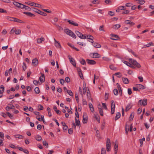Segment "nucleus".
I'll use <instances>...</instances> for the list:
<instances>
[{
  "mask_svg": "<svg viewBox=\"0 0 154 154\" xmlns=\"http://www.w3.org/2000/svg\"><path fill=\"white\" fill-rule=\"evenodd\" d=\"M64 32L65 33H66L68 35H69V36L72 37L73 38H76V36L75 34L71 30L67 29H64Z\"/></svg>",
  "mask_w": 154,
  "mask_h": 154,
  "instance_id": "nucleus-1",
  "label": "nucleus"
},
{
  "mask_svg": "<svg viewBox=\"0 0 154 154\" xmlns=\"http://www.w3.org/2000/svg\"><path fill=\"white\" fill-rule=\"evenodd\" d=\"M147 104V99H144L143 100H139L138 102V105H143L144 106H146Z\"/></svg>",
  "mask_w": 154,
  "mask_h": 154,
  "instance_id": "nucleus-2",
  "label": "nucleus"
},
{
  "mask_svg": "<svg viewBox=\"0 0 154 154\" xmlns=\"http://www.w3.org/2000/svg\"><path fill=\"white\" fill-rule=\"evenodd\" d=\"M111 143L109 138H107L106 142V149L107 151L109 152L110 150Z\"/></svg>",
  "mask_w": 154,
  "mask_h": 154,
  "instance_id": "nucleus-3",
  "label": "nucleus"
},
{
  "mask_svg": "<svg viewBox=\"0 0 154 154\" xmlns=\"http://www.w3.org/2000/svg\"><path fill=\"white\" fill-rule=\"evenodd\" d=\"M33 11L35 12L38 13L39 14L43 16H45L47 15V14L46 13L42 11H41L36 8H33Z\"/></svg>",
  "mask_w": 154,
  "mask_h": 154,
  "instance_id": "nucleus-4",
  "label": "nucleus"
},
{
  "mask_svg": "<svg viewBox=\"0 0 154 154\" xmlns=\"http://www.w3.org/2000/svg\"><path fill=\"white\" fill-rule=\"evenodd\" d=\"M90 56L93 58H98L101 57L100 55L97 53H91L90 54Z\"/></svg>",
  "mask_w": 154,
  "mask_h": 154,
  "instance_id": "nucleus-5",
  "label": "nucleus"
},
{
  "mask_svg": "<svg viewBox=\"0 0 154 154\" xmlns=\"http://www.w3.org/2000/svg\"><path fill=\"white\" fill-rule=\"evenodd\" d=\"M115 104L114 103L113 101H112L111 105V113L113 114L115 112Z\"/></svg>",
  "mask_w": 154,
  "mask_h": 154,
  "instance_id": "nucleus-6",
  "label": "nucleus"
},
{
  "mask_svg": "<svg viewBox=\"0 0 154 154\" xmlns=\"http://www.w3.org/2000/svg\"><path fill=\"white\" fill-rule=\"evenodd\" d=\"M83 119L82 121L83 123L84 124L86 123L88 121V118L86 116V113H84L83 116Z\"/></svg>",
  "mask_w": 154,
  "mask_h": 154,
  "instance_id": "nucleus-7",
  "label": "nucleus"
},
{
  "mask_svg": "<svg viewBox=\"0 0 154 154\" xmlns=\"http://www.w3.org/2000/svg\"><path fill=\"white\" fill-rule=\"evenodd\" d=\"M69 60L72 63V64L74 66H76V63L75 61L70 56H68Z\"/></svg>",
  "mask_w": 154,
  "mask_h": 154,
  "instance_id": "nucleus-8",
  "label": "nucleus"
},
{
  "mask_svg": "<svg viewBox=\"0 0 154 154\" xmlns=\"http://www.w3.org/2000/svg\"><path fill=\"white\" fill-rule=\"evenodd\" d=\"M87 63L90 65H94L96 63V62L94 60L87 59L86 60Z\"/></svg>",
  "mask_w": 154,
  "mask_h": 154,
  "instance_id": "nucleus-9",
  "label": "nucleus"
},
{
  "mask_svg": "<svg viewBox=\"0 0 154 154\" xmlns=\"http://www.w3.org/2000/svg\"><path fill=\"white\" fill-rule=\"evenodd\" d=\"M75 33L80 38L82 39H83V37H84V35L82 34V33L78 31H75Z\"/></svg>",
  "mask_w": 154,
  "mask_h": 154,
  "instance_id": "nucleus-10",
  "label": "nucleus"
},
{
  "mask_svg": "<svg viewBox=\"0 0 154 154\" xmlns=\"http://www.w3.org/2000/svg\"><path fill=\"white\" fill-rule=\"evenodd\" d=\"M42 75L39 78V81L42 82H43L45 81V77L44 75L43 74L41 73Z\"/></svg>",
  "mask_w": 154,
  "mask_h": 154,
  "instance_id": "nucleus-11",
  "label": "nucleus"
},
{
  "mask_svg": "<svg viewBox=\"0 0 154 154\" xmlns=\"http://www.w3.org/2000/svg\"><path fill=\"white\" fill-rule=\"evenodd\" d=\"M54 45L57 48H60L61 47V46L60 43L58 42L57 41L55 38H54Z\"/></svg>",
  "mask_w": 154,
  "mask_h": 154,
  "instance_id": "nucleus-12",
  "label": "nucleus"
},
{
  "mask_svg": "<svg viewBox=\"0 0 154 154\" xmlns=\"http://www.w3.org/2000/svg\"><path fill=\"white\" fill-rule=\"evenodd\" d=\"M9 106H7L5 108V109L7 111H9L10 109H14L15 108V106L13 105L9 104Z\"/></svg>",
  "mask_w": 154,
  "mask_h": 154,
  "instance_id": "nucleus-13",
  "label": "nucleus"
},
{
  "mask_svg": "<svg viewBox=\"0 0 154 154\" xmlns=\"http://www.w3.org/2000/svg\"><path fill=\"white\" fill-rule=\"evenodd\" d=\"M31 4V6H32L35 7L40 8H41L42 7V6L41 5L34 2H32V4Z\"/></svg>",
  "mask_w": 154,
  "mask_h": 154,
  "instance_id": "nucleus-14",
  "label": "nucleus"
},
{
  "mask_svg": "<svg viewBox=\"0 0 154 154\" xmlns=\"http://www.w3.org/2000/svg\"><path fill=\"white\" fill-rule=\"evenodd\" d=\"M67 21L70 24L73 25L74 26H78L79 25L77 23L74 22L73 21L69 20H68Z\"/></svg>",
  "mask_w": 154,
  "mask_h": 154,
  "instance_id": "nucleus-15",
  "label": "nucleus"
},
{
  "mask_svg": "<svg viewBox=\"0 0 154 154\" xmlns=\"http://www.w3.org/2000/svg\"><path fill=\"white\" fill-rule=\"evenodd\" d=\"M32 63L33 65L36 66L38 63V60L36 58H35L32 60Z\"/></svg>",
  "mask_w": 154,
  "mask_h": 154,
  "instance_id": "nucleus-16",
  "label": "nucleus"
},
{
  "mask_svg": "<svg viewBox=\"0 0 154 154\" xmlns=\"http://www.w3.org/2000/svg\"><path fill=\"white\" fill-rule=\"evenodd\" d=\"M122 62L127 66L132 68H134V66H132V65L128 62L125 60H123Z\"/></svg>",
  "mask_w": 154,
  "mask_h": 154,
  "instance_id": "nucleus-17",
  "label": "nucleus"
},
{
  "mask_svg": "<svg viewBox=\"0 0 154 154\" xmlns=\"http://www.w3.org/2000/svg\"><path fill=\"white\" fill-rule=\"evenodd\" d=\"M125 23L127 24H130L131 26L134 24V23L131 22V21L128 20H126L125 21Z\"/></svg>",
  "mask_w": 154,
  "mask_h": 154,
  "instance_id": "nucleus-18",
  "label": "nucleus"
},
{
  "mask_svg": "<svg viewBox=\"0 0 154 154\" xmlns=\"http://www.w3.org/2000/svg\"><path fill=\"white\" fill-rule=\"evenodd\" d=\"M111 36L112 37V38H111V39L113 40H118L119 38L118 36L116 35H111Z\"/></svg>",
  "mask_w": 154,
  "mask_h": 154,
  "instance_id": "nucleus-19",
  "label": "nucleus"
},
{
  "mask_svg": "<svg viewBox=\"0 0 154 154\" xmlns=\"http://www.w3.org/2000/svg\"><path fill=\"white\" fill-rule=\"evenodd\" d=\"M93 37L90 35H85L84 36V37H83V39H85L86 38H87L88 39H90L91 38H93Z\"/></svg>",
  "mask_w": 154,
  "mask_h": 154,
  "instance_id": "nucleus-20",
  "label": "nucleus"
},
{
  "mask_svg": "<svg viewBox=\"0 0 154 154\" xmlns=\"http://www.w3.org/2000/svg\"><path fill=\"white\" fill-rule=\"evenodd\" d=\"M122 80L124 84H128L129 83V80L127 78H122Z\"/></svg>",
  "mask_w": 154,
  "mask_h": 154,
  "instance_id": "nucleus-21",
  "label": "nucleus"
},
{
  "mask_svg": "<svg viewBox=\"0 0 154 154\" xmlns=\"http://www.w3.org/2000/svg\"><path fill=\"white\" fill-rule=\"evenodd\" d=\"M137 88L140 89H144L146 88V87L144 86L141 84H137Z\"/></svg>",
  "mask_w": 154,
  "mask_h": 154,
  "instance_id": "nucleus-22",
  "label": "nucleus"
},
{
  "mask_svg": "<svg viewBox=\"0 0 154 154\" xmlns=\"http://www.w3.org/2000/svg\"><path fill=\"white\" fill-rule=\"evenodd\" d=\"M129 61L130 62H131L132 64L134 66L136 64V63H137V61L134 60H133L131 58L129 59Z\"/></svg>",
  "mask_w": 154,
  "mask_h": 154,
  "instance_id": "nucleus-23",
  "label": "nucleus"
},
{
  "mask_svg": "<svg viewBox=\"0 0 154 154\" xmlns=\"http://www.w3.org/2000/svg\"><path fill=\"white\" fill-rule=\"evenodd\" d=\"M89 106L90 110L91 112H93L94 111V109L92 104L91 103H89Z\"/></svg>",
  "mask_w": 154,
  "mask_h": 154,
  "instance_id": "nucleus-24",
  "label": "nucleus"
},
{
  "mask_svg": "<svg viewBox=\"0 0 154 154\" xmlns=\"http://www.w3.org/2000/svg\"><path fill=\"white\" fill-rule=\"evenodd\" d=\"M94 117L96 119V120L98 122L100 123V120L99 116L96 114H94Z\"/></svg>",
  "mask_w": 154,
  "mask_h": 154,
  "instance_id": "nucleus-25",
  "label": "nucleus"
},
{
  "mask_svg": "<svg viewBox=\"0 0 154 154\" xmlns=\"http://www.w3.org/2000/svg\"><path fill=\"white\" fill-rule=\"evenodd\" d=\"M93 45L95 48H100L101 47V45L97 43H93Z\"/></svg>",
  "mask_w": 154,
  "mask_h": 154,
  "instance_id": "nucleus-26",
  "label": "nucleus"
},
{
  "mask_svg": "<svg viewBox=\"0 0 154 154\" xmlns=\"http://www.w3.org/2000/svg\"><path fill=\"white\" fill-rule=\"evenodd\" d=\"M75 124L76 126H78L79 127L81 126L80 121L79 119H77L76 118H75Z\"/></svg>",
  "mask_w": 154,
  "mask_h": 154,
  "instance_id": "nucleus-27",
  "label": "nucleus"
},
{
  "mask_svg": "<svg viewBox=\"0 0 154 154\" xmlns=\"http://www.w3.org/2000/svg\"><path fill=\"white\" fill-rule=\"evenodd\" d=\"M45 39L43 37H41L40 38H38L37 40V42L38 43H42V41H44Z\"/></svg>",
  "mask_w": 154,
  "mask_h": 154,
  "instance_id": "nucleus-28",
  "label": "nucleus"
},
{
  "mask_svg": "<svg viewBox=\"0 0 154 154\" xmlns=\"http://www.w3.org/2000/svg\"><path fill=\"white\" fill-rule=\"evenodd\" d=\"M121 116V114L120 112H118L117 113L116 116L115 118V120L116 121L119 118H120Z\"/></svg>",
  "mask_w": 154,
  "mask_h": 154,
  "instance_id": "nucleus-29",
  "label": "nucleus"
},
{
  "mask_svg": "<svg viewBox=\"0 0 154 154\" xmlns=\"http://www.w3.org/2000/svg\"><path fill=\"white\" fill-rule=\"evenodd\" d=\"M13 4L16 6V7H17L18 8H20V3L18 2H13Z\"/></svg>",
  "mask_w": 154,
  "mask_h": 154,
  "instance_id": "nucleus-30",
  "label": "nucleus"
},
{
  "mask_svg": "<svg viewBox=\"0 0 154 154\" xmlns=\"http://www.w3.org/2000/svg\"><path fill=\"white\" fill-rule=\"evenodd\" d=\"M14 21L21 23H23V22L21 20L16 18H14Z\"/></svg>",
  "mask_w": 154,
  "mask_h": 154,
  "instance_id": "nucleus-31",
  "label": "nucleus"
},
{
  "mask_svg": "<svg viewBox=\"0 0 154 154\" xmlns=\"http://www.w3.org/2000/svg\"><path fill=\"white\" fill-rule=\"evenodd\" d=\"M14 137L16 138H19V139H23V136H22L20 134H17L14 135Z\"/></svg>",
  "mask_w": 154,
  "mask_h": 154,
  "instance_id": "nucleus-32",
  "label": "nucleus"
},
{
  "mask_svg": "<svg viewBox=\"0 0 154 154\" xmlns=\"http://www.w3.org/2000/svg\"><path fill=\"white\" fill-rule=\"evenodd\" d=\"M23 14H26V15H28L30 17H32V16H35L33 14H32L30 12H24Z\"/></svg>",
  "mask_w": 154,
  "mask_h": 154,
  "instance_id": "nucleus-33",
  "label": "nucleus"
},
{
  "mask_svg": "<svg viewBox=\"0 0 154 154\" xmlns=\"http://www.w3.org/2000/svg\"><path fill=\"white\" fill-rule=\"evenodd\" d=\"M4 87L3 85H1L0 88V91L1 93H3L4 91Z\"/></svg>",
  "mask_w": 154,
  "mask_h": 154,
  "instance_id": "nucleus-34",
  "label": "nucleus"
},
{
  "mask_svg": "<svg viewBox=\"0 0 154 154\" xmlns=\"http://www.w3.org/2000/svg\"><path fill=\"white\" fill-rule=\"evenodd\" d=\"M35 139L39 141L41 140L42 137L38 135L36 136Z\"/></svg>",
  "mask_w": 154,
  "mask_h": 154,
  "instance_id": "nucleus-35",
  "label": "nucleus"
},
{
  "mask_svg": "<svg viewBox=\"0 0 154 154\" xmlns=\"http://www.w3.org/2000/svg\"><path fill=\"white\" fill-rule=\"evenodd\" d=\"M87 98L89 99H91V100H92V99H91V94H90V93L89 91L88 90V91H87Z\"/></svg>",
  "mask_w": 154,
  "mask_h": 154,
  "instance_id": "nucleus-36",
  "label": "nucleus"
},
{
  "mask_svg": "<svg viewBox=\"0 0 154 154\" xmlns=\"http://www.w3.org/2000/svg\"><path fill=\"white\" fill-rule=\"evenodd\" d=\"M113 93L115 95L117 96L118 94V90L116 89H114L113 90Z\"/></svg>",
  "mask_w": 154,
  "mask_h": 154,
  "instance_id": "nucleus-37",
  "label": "nucleus"
},
{
  "mask_svg": "<svg viewBox=\"0 0 154 154\" xmlns=\"http://www.w3.org/2000/svg\"><path fill=\"white\" fill-rule=\"evenodd\" d=\"M47 110H48V115H49V116L50 117L51 116H52V114H51V109H50V108L49 107H48L47 108Z\"/></svg>",
  "mask_w": 154,
  "mask_h": 154,
  "instance_id": "nucleus-38",
  "label": "nucleus"
},
{
  "mask_svg": "<svg viewBox=\"0 0 154 154\" xmlns=\"http://www.w3.org/2000/svg\"><path fill=\"white\" fill-rule=\"evenodd\" d=\"M34 91L37 94H39L40 92L39 88L38 87H36L35 88Z\"/></svg>",
  "mask_w": 154,
  "mask_h": 154,
  "instance_id": "nucleus-39",
  "label": "nucleus"
},
{
  "mask_svg": "<svg viewBox=\"0 0 154 154\" xmlns=\"http://www.w3.org/2000/svg\"><path fill=\"white\" fill-rule=\"evenodd\" d=\"M109 68L113 70H116V68L112 65H110Z\"/></svg>",
  "mask_w": 154,
  "mask_h": 154,
  "instance_id": "nucleus-40",
  "label": "nucleus"
},
{
  "mask_svg": "<svg viewBox=\"0 0 154 154\" xmlns=\"http://www.w3.org/2000/svg\"><path fill=\"white\" fill-rule=\"evenodd\" d=\"M98 109L100 115L103 116V111L102 108H98Z\"/></svg>",
  "mask_w": 154,
  "mask_h": 154,
  "instance_id": "nucleus-41",
  "label": "nucleus"
},
{
  "mask_svg": "<svg viewBox=\"0 0 154 154\" xmlns=\"http://www.w3.org/2000/svg\"><path fill=\"white\" fill-rule=\"evenodd\" d=\"M23 70L25 71L26 69V65L25 63H23L22 66Z\"/></svg>",
  "mask_w": 154,
  "mask_h": 154,
  "instance_id": "nucleus-42",
  "label": "nucleus"
},
{
  "mask_svg": "<svg viewBox=\"0 0 154 154\" xmlns=\"http://www.w3.org/2000/svg\"><path fill=\"white\" fill-rule=\"evenodd\" d=\"M121 26V25L119 24H116L114 26V28L115 29H117L119 28Z\"/></svg>",
  "mask_w": 154,
  "mask_h": 154,
  "instance_id": "nucleus-43",
  "label": "nucleus"
},
{
  "mask_svg": "<svg viewBox=\"0 0 154 154\" xmlns=\"http://www.w3.org/2000/svg\"><path fill=\"white\" fill-rule=\"evenodd\" d=\"M131 108V106L130 104L128 105L125 109L126 111H128Z\"/></svg>",
  "mask_w": 154,
  "mask_h": 154,
  "instance_id": "nucleus-44",
  "label": "nucleus"
},
{
  "mask_svg": "<svg viewBox=\"0 0 154 154\" xmlns=\"http://www.w3.org/2000/svg\"><path fill=\"white\" fill-rule=\"evenodd\" d=\"M80 63L82 65H85L86 62L84 59H82L80 61Z\"/></svg>",
  "mask_w": 154,
  "mask_h": 154,
  "instance_id": "nucleus-45",
  "label": "nucleus"
},
{
  "mask_svg": "<svg viewBox=\"0 0 154 154\" xmlns=\"http://www.w3.org/2000/svg\"><path fill=\"white\" fill-rule=\"evenodd\" d=\"M67 92L69 95L71 96H72L73 95L72 92L71 90H67Z\"/></svg>",
  "mask_w": 154,
  "mask_h": 154,
  "instance_id": "nucleus-46",
  "label": "nucleus"
},
{
  "mask_svg": "<svg viewBox=\"0 0 154 154\" xmlns=\"http://www.w3.org/2000/svg\"><path fill=\"white\" fill-rule=\"evenodd\" d=\"M14 18L15 17H8L7 19L9 21H14Z\"/></svg>",
  "mask_w": 154,
  "mask_h": 154,
  "instance_id": "nucleus-47",
  "label": "nucleus"
},
{
  "mask_svg": "<svg viewBox=\"0 0 154 154\" xmlns=\"http://www.w3.org/2000/svg\"><path fill=\"white\" fill-rule=\"evenodd\" d=\"M101 154H106V150L105 148H102Z\"/></svg>",
  "mask_w": 154,
  "mask_h": 154,
  "instance_id": "nucleus-48",
  "label": "nucleus"
},
{
  "mask_svg": "<svg viewBox=\"0 0 154 154\" xmlns=\"http://www.w3.org/2000/svg\"><path fill=\"white\" fill-rule=\"evenodd\" d=\"M77 43L80 45H82L83 46H85L86 45L85 43H84L83 42H77Z\"/></svg>",
  "mask_w": 154,
  "mask_h": 154,
  "instance_id": "nucleus-49",
  "label": "nucleus"
},
{
  "mask_svg": "<svg viewBox=\"0 0 154 154\" xmlns=\"http://www.w3.org/2000/svg\"><path fill=\"white\" fill-rule=\"evenodd\" d=\"M43 145L46 146L47 148L48 147V144L47 142L45 141H44L43 142Z\"/></svg>",
  "mask_w": 154,
  "mask_h": 154,
  "instance_id": "nucleus-50",
  "label": "nucleus"
},
{
  "mask_svg": "<svg viewBox=\"0 0 154 154\" xmlns=\"http://www.w3.org/2000/svg\"><path fill=\"white\" fill-rule=\"evenodd\" d=\"M115 75H116L119 78H120L122 76V75L120 72L116 73H115Z\"/></svg>",
  "mask_w": 154,
  "mask_h": 154,
  "instance_id": "nucleus-51",
  "label": "nucleus"
},
{
  "mask_svg": "<svg viewBox=\"0 0 154 154\" xmlns=\"http://www.w3.org/2000/svg\"><path fill=\"white\" fill-rule=\"evenodd\" d=\"M84 88L83 89V93L84 94H85L86 91H87L86 90V88L84 86V85H83Z\"/></svg>",
  "mask_w": 154,
  "mask_h": 154,
  "instance_id": "nucleus-52",
  "label": "nucleus"
},
{
  "mask_svg": "<svg viewBox=\"0 0 154 154\" xmlns=\"http://www.w3.org/2000/svg\"><path fill=\"white\" fill-rule=\"evenodd\" d=\"M6 113L7 115L10 118L12 119L13 118V116L9 112H7Z\"/></svg>",
  "mask_w": 154,
  "mask_h": 154,
  "instance_id": "nucleus-53",
  "label": "nucleus"
},
{
  "mask_svg": "<svg viewBox=\"0 0 154 154\" xmlns=\"http://www.w3.org/2000/svg\"><path fill=\"white\" fill-rule=\"evenodd\" d=\"M134 113H132L130 115V116L129 117L130 120H132L134 118Z\"/></svg>",
  "mask_w": 154,
  "mask_h": 154,
  "instance_id": "nucleus-54",
  "label": "nucleus"
},
{
  "mask_svg": "<svg viewBox=\"0 0 154 154\" xmlns=\"http://www.w3.org/2000/svg\"><path fill=\"white\" fill-rule=\"evenodd\" d=\"M103 25L100 26L99 27V30L100 31H103V32H105V30L103 28Z\"/></svg>",
  "mask_w": 154,
  "mask_h": 154,
  "instance_id": "nucleus-55",
  "label": "nucleus"
},
{
  "mask_svg": "<svg viewBox=\"0 0 154 154\" xmlns=\"http://www.w3.org/2000/svg\"><path fill=\"white\" fill-rule=\"evenodd\" d=\"M79 75L81 79H82L83 78V75L82 72H78Z\"/></svg>",
  "mask_w": 154,
  "mask_h": 154,
  "instance_id": "nucleus-56",
  "label": "nucleus"
},
{
  "mask_svg": "<svg viewBox=\"0 0 154 154\" xmlns=\"http://www.w3.org/2000/svg\"><path fill=\"white\" fill-rule=\"evenodd\" d=\"M119 91V92L120 96H122V89L121 87H119V89H118Z\"/></svg>",
  "mask_w": 154,
  "mask_h": 154,
  "instance_id": "nucleus-57",
  "label": "nucleus"
},
{
  "mask_svg": "<svg viewBox=\"0 0 154 154\" xmlns=\"http://www.w3.org/2000/svg\"><path fill=\"white\" fill-rule=\"evenodd\" d=\"M38 108L39 109V110H42L43 109V107L41 105H38Z\"/></svg>",
  "mask_w": 154,
  "mask_h": 154,
  "instance_id": "nucleus-58",
  "label": "nucleus"
},
{
  "mask_svg": "<svg viewBox=\"0 0 154 154\" xmlns=\"http://www.w3.org/2000/svg\"><path fill=\"white\" fill-rule=\"evenodd\" d=\"M103 60L106 61H109L110 60L109 58L107 57H103Z\"/></svg>",
  "mask_w": 154,
  "mask_h": 154,
  "instance_id": "nucleus-59",
  "label": "nucleus"
},
{
  "mask_svg": "<svg viewBox=\"0 0 154 154\" xmlns=\"http://www.w3.org/2000/svg\"><path fill=\"white\" fill-rule=\"evenodd\" d=\"M125 7L122 6H119L118 7L120 10H125Z\"/></svg>",
  "mask_w": 154,
  "mask_h": 154,
  "instance_id": "nucleus-60",
  "label": "nucleus"
},
{
  "mask_svg": "<svg viewBox=\"0 0 154 154\" xmlns=\"http://www.w3.org/2000/svg\"><path fill=\"white\" fill-rule=\"evenodd\" d=\"M138 1L139 3L141 5L143 4L145 2L144 0H138Z\"/></svg>",
  "mask_w": 154,
  "mask_h": 154,
  "instance_id": "nucleus-61",
  "label": "nucleus"
},
{
  "mask_svg": "<svg viewBox=\"0 0 154 154\" xmlns=\"http://www.w3.org/2000/svg\"><path fill=\"white\" fill-rule=\"evenodd\" d=\"M65 81L67 82H69L70 81V78L69 77H66L65 79Z\"/></svg>",
  "mask_w": 154,
  "mask_h": 154,
  "instance_id": "nucleus-62",
  "label": "nucleus"
},
{
  "mask_svg": "<svg viewBox=\"0 0 154 154\" xmlns=\"http://www.w3.org/2000/svg\"><path fill=\"white\" fill-rule=\"evenodd\" d=\"M21 32V31L20 29H17L15 30V33L16 34H19Z\"/></svg>",
  "mask_w": 154,
  "mask_h": 154,
  "instance_id": "nucleus-63",
  "label": "nucleus"
},
{
  "mask_svg": "<svg viewBox=\"0 0 154 154\" xmlns=\"http://www.w3.org/2000/svg\"><path fill=\"white\" fill-rule=\"evenodd\" d=\"M108 14L111 16H113L114 14V13L112 11H109L108 12Z\"/></svg>",
  "mask_w": 154,
  "mask_h": 154,
  "instance_id": "nucleus-64",
  "label": "nucleus"
}]
</instances>
